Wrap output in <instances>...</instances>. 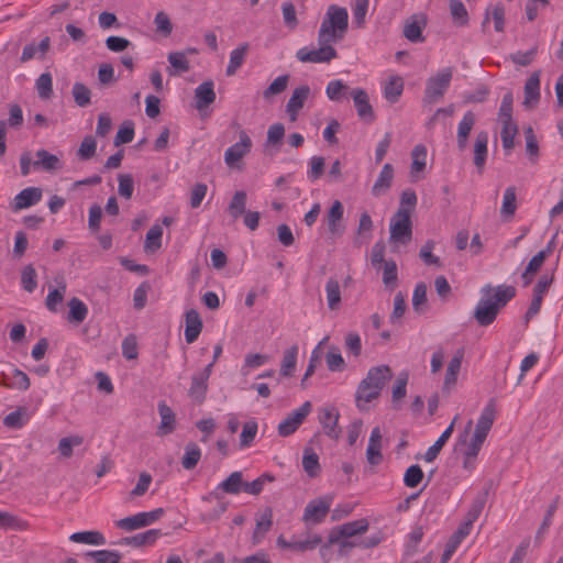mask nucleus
Wrapping results in <instances>:
<instances>
[{"instance_id": "nucleus-1", "label": "nucleus", "mask_w": 563, "mask_h": 563, "mask_svg": "<svg viewBox=\"0 0 563 563\" xmlns=\"http://www.w3.org/2000/svg\"><path fill=\"white\" fill-rule=\"evenodd\" d=\"M347 26L349 14L346 9L331 4L318 33L319 47L312 49L302 47L298 49L296 53L297 59L301 63H330L338 57V52L331 43L341 41Z\"/></svg>"}, {"instance_id": "nucleus-2", "label": "nucleus", "mask_w": 563, "mask_h": 563, "mask_svg": "<svg viewBox=\"0 0 563 563\" xmlns=\"http://www.w3.org/2000/svg\"><path fill=\"white\" fill-rule=\"evenodd\" d=\"M393 378L388 365H378L369 368L366 377L361 380L355 394V404L361 411L368 410V404L378 398L385 385Z\"/></svg>"}, {"instance_id": "nucleus-3", "label": "nucleus", "mask_w": 563, "mask_h": 563, "mask_svg": "<svg viewBox=\"0 0 563 563\" xmlns=\"http://www.w3.org/2000/svg\"><path fill=\"white\" fill-rule=\"evenodd\" d=\"M495 418H496L495 401H494V399H490L488 401V404L484 407V409L477 420L474 435H473L472 441L467 448L468 456H477L484 441L487 438L489 430L493 427Z\"/></svg>"}, {"instance_id": "nucleus-4", "label": "nucleus", "mask_w": 563, "mask_h": 563, "mask_svg": "<svg viewBox=\"0 0 563 563\" xmlns=\"http://www.w3.org/2000/svg\"><path fill=\"white\" fill-rule=\"evenodd\" d=\"M390 241L407 244L412 238V223L410 209L400 207L390 220Z\"/></svg>"}, {"instance_id": "nucleus-5", "label": "nucleus", "mask_w": 563, "mask_h": 563, "mask_svg": "<svg viewBox=\"0 0 563 563\" xmlns=\"http://www.w3.org/2000/svg\"><path fill=\"white\" fill-rule=\"evenodd\" d=\"M492 291L493 286L490 284H487L482 287V298L477 302L474 310V319L481 327H487L492 324L496 320L500 311L496 307V303L493 302Z\"/></svg>"}, {"instance_id": "nucleus-6", "label": "nucleus", "mask_w": 563, "mask_h": 563, "mask_svg": "<svg viewBox=\"0 0 563 563\" xmlns=\"http://www.w3.org/2000/svg\"><path fill=\"white\" fill-rule=\"evenodd\" d=\"M452 69L450 67L441 69L437 75L427 80L424 98L426 103L439 101L448 90L452 80Z\"/></svg>"}, {"instance_id": "nucleus-7", "label": "nucleus", "mask_w": 563, "mask_h": 563, "mask_svg": "<svg viewBox=\"0 0 563 563\" xmlns=\"http://www.w3.org/2000/svg\"><path fill=\"white\" fill-rule=\"evenodd\" d=\"M332 500L331 496L312 499L305 508L302 520L308 526L321 523L330 511Z\"/></svg>"}, {"instance_id": "nucleus-8", "label": "nucleus", "mask_w": 563, "mask_h": 563, "mask_svg": "<svg viewBox=\"0 0 563 563\" xmlns=\"http://www.w3.org/2000/svg\"><path fill=\"white\" fill-rule=\"evenodd\" d=\"M0 385L9 389L27 390L31 382L29 376L11 364H5L0 372Z\"/></svg>"}, {"instance_id": "nucleus-9", "label": "nucleus", "mask_w": 563, "mask_h": 563, "mask_svg": "<svg viewBox=\"0 0 563 563\" xmlns=\"http://www.w3.org/2000/svg\"><path fill=\"white\" fill-rule=\"evenodd\" d=\"M368 520L365 518L343 523L331 530L329 534V543L334 544L341 539H350L357 534L365 533L368 530Z\"/></svg>"}, {"instance_id": "nucleus-10", "label": "nucleus", "mask_w": 563, "mask_h": 563, "mask_svg": "<svg viewBox=\"0 0 563 563\" xmlns=\"http://www.w3.org/2000/svg\"><path fill=\"white\" fill-rule=\"evenodd\" d=\"M213 363L208 364L201 372L195 373L191 377V385L188 389V396L198 405H201L207 395L208 380L211 375Z\"/></svg>"}, {"instance_id": "nucleus-11", "label": "nucleus", "mask_w": 563, "mask_h": 563, "mask_svg": "<svg viewBox=\"0 0 563 563\" xmlns=\"http://www.w3.org/2000/svg\"><path fill=\"white\" fill-rule=\"evenodd\" d=\"M311 411L310 401H305L298 409L288 415L279 424H278V434L282 437H288L292 434L306 417Z\"/></svg>"}, {"instance_id": "nucleus-12", "label": "nucleus", "mask_w": 563, "mask_h": 563, "mask_svg": "<svg viewBox=\"0 0 563 563\" xmlns=\"http://www.w3.org/2000/svg\"><path fill=\"white\" fill-rule=\"evenodd\" d=\"M243 473L235 471L231 473L224 481L218 484L216 490L209 493L207 496H203L202 500L209 501L211 498H219L218 490H221L225 494L238 495L243 492Z\"/></svg>"}, {"instance_id": "nucleus-13", "label": "nucleus", "mask_w": 563, "mask_h": 563, "mask_svg": "<svg viewBox=\"0 0 563 563\" xmlns=\"http://www.w3.org/2000/svg\"><path fill=\"white\" fill-rule=\"evenodd\" d=\"M240 141L230 146L224 153V162L228 166L233 167L236 162L243 158L252 147V140L244 130L239 133Z\"/></svg>"}, {"instance_id": "nucleus-14", "label": "nucleus", "mask_w": 563, "mask_h": 563, "mask_svg": "<svg viewBox=\"0 0 563 563\" xmlns=\"http://www.w3.org/2000/svg\"><path fill=\"white\" fill-rule=\"evenodd\" d=\"M340 413L335 407H324L320 410L319 421L322 424L324 433L333 440H338L341 429L338 426Z\"/></svg>"}, {"instance_id": "nucleus-15", "label": "nucleus", "mask_w": 563, "mask_h": 563, "mask_svg": "<svg viewBox=\"0 0 563 563\" xmlns=\"http://www.w3.org/2000/svg\"><path fill=\"white\" fill-rule=\"evenodd\" d=\"M311 95V89L308 85L297 87L286 104V112L289 114L290 121H296L299 111L303 108L305 102Z\"/></svg>"}, {"instance_id": "nucleus-16", "label": "nucleus", "mask_w": 563, "mask_h": 563, "mask_svg": "<svg viewBox=\"0 0 563 563\" xmlns=\"http://www.w3.org/2000/svg\"><path fill=\"white\" fill-rule=\"evenodd\" d=\"M357 115L365 122H373L375 114L367 92L363 88H355L351 91Z\"/></svg>"}, {"instance_id": "nucleus-17", "label": "nucleus", "mask_w": 563, "mask_h": 563, "mask_svg": "<svg viewBox=\"0 0 563 563\" xmlns=\"http://www.w3.org/2000/svg\"><path fill=\"white\" fill-rule=\"evenodd\" d=\"M344 208L340 200H334L327 213L328 230L332 236H341L345 227L342 224Z\"/></svg>"}, {"instance_id": "nucleus-18", "label": "nucleus", "mask_w": 563, "mask_h": 563, "mask_svg": "<svg viewBox=\"0 0 563 563\" xmlns=\"http://www.w3.org/2000/svg\"><path fill=\"white\" fill-rule=\"evenodd\" d=\"M366 461L372 466L379 465L383 462L382 432L379 427H375L371 432L366 449Z\"/></svg>"}, {"instance_id": "nucleus-19", "label": "nucleus", "mask_w": 563, "mask_h": 563, "mask_svg": "<svg viewBox=\"0 0 563 563\" xmlns=\"http://www.w3.org/2000/svg\"><path fill=\"white\" fill-rule=\"evenodd\" d=\"M42 199V189L38 187H27L21 190L14 198L12 209L14 211L30 208Z\"/></svg>"}, {"instance_id": "nucleus-20", "label": "nucleus", "mask_w": 563, "mask_h": 563, "mask_svg": "<svg viewBox=\"0 0 563 563\" xmlns=\"http://www.w3.org/2000/svg\"><path fill=\"white\" fill-rule=\"evenodd\" d=\"M412 15L408 19L404 25V36L412 43H422L424 37L422 35V29L426 26L427 21L424 15Z\"/></svg>"}, {"instance_id": "nucleus-21", "label": "nucleus", "mask_w": 563, "mask_h": 563, "mask_svg": "<svg viewBox=\"0 0 563 563\" xmlns=\"http://www.w3.org/2000/svg\"><path fill=\"white\" fill-rule=\"evenodd\" d=\"M185 340L187 343H194L202 330V320L197 310L190 309L185 314Z\"/></svg>"}, {"instance_id": "nucleus-22", "label": "nucleus", "mask_w": 563, "mask_h": 563, "mask_svg": "<svg viewBox=\"0 0 563 563\" xmlns=\"http://www.w3.org/2000/svg\"><path fill=\"white\" fill-rule=\"evenodd\" d=\"M488 133L481 131L476 134L474 142V165L476 166L479 174L483 173L488 154Z\"/></svg>"}, {"instance_id": "nucleus-23", "label": "nucleus", "mask_w": 563, "mask_h": 563, "mask_svg": "<svg viewBox=\"0 0 563 563\" xmlns=\"http://www.w3.org/2000/svg\"><path fill=\"white\" fill-rule=\"evenodd\" d=\"M212 80L203 81L195 89L196 109L202 110L214 102L216 92Z\"/></svg>"}, {"instance_id": "nucleus-24", "label": "nucleus", "mask_w": 563, "mask_h": 563, "mask_svg": "<svg viewBox=\"0 0 563 563\" xmlns=\"http://www.w3.org/2000/svg\"><path fill=\"white\" fill-rule=\"evenodd\" d=\"M476 122V117L472 111H467L457 126L456 144L460 151H464L467 146L470 133Z\"/></svg>"}, {"instance_id": "nucleus-25", "label": "nucleus", "mask_w": 563, "mask_h": 563, "mask_svg": "<svg viewBox=\"0 0 563 563\" xmlns=\"http://www.w3.org/2000/svg\"><path fill=\"white\" fill-rule=\"evenodd\" d=\"M393 178H394V167L391 166V164L386 163L383 166L374 186L372 187L373 196L380 197V196L385 195L387 192V190L391 187Z\"/></svg>"}, {"instance_id": "nucleus-26", "label": "nucleus", "mask_w": 563, "mask_h": 563, "mask_svg": "<svg viewBox=\"0 0 563 563\" xmlns=\"http://www.w3.org/2000/svg\"><path fill=\"white\" fill-rule=\"evenodd\" d=\"M459 419V416L456 415L452 422L450 423V426L442 432V434L439 437V439L433 443V445H431L427 452L424 453V461L430 463V462H433L437 456L439 455L440 451L442 450V448L444 446V444L446 443V441L450 439V437L452 435V432L454 430V426H455V422L457 421Z\"/></svg>"}, {"instance_id": "nucleus-27", "label": "nucleus", "mask_w": 563, "mask_h": 563, "mask_svg": "<svg viewBox=\"0 0 563 563\" xmlns=\"http://www.w3.org/2000/svg\"><path fill=\"white\" fill-rule=\"evenodd\" d=\"M373 228L374 223L368 212L361 213L354 245L361 246L363 243H367L372 238Z\"/></svg>"}, {"instance_id": "nucleus-28", "label": "nucleus", "mask_w": 563, "mask_h": 563, "mask_svg": "<svg viewBox=\"0 0 563 563\" xmlns=\"http://www.w3.org/2000/svg\"><path fill=\"white\" fill-rule=\"evenodd\" d=\"M158 413L161 416V424L158 434H169L175 430L176 417L172 408L165 401L158 402Z\"/></svg>"}, {"instance_id": "nucleus-29", "label": "nucleus", "mask_w": 563, "mask_h": 563, "mask_svg": "<svg viewBox=\"0 0 563 563\" xmlns=\"http://www.w3.org/2000/svg\"><path fill=\"white\" fill-rule=\"evenodd\" d=\"M35 156L36 161L33 162V166L35 168H42L46 172L57 170L62 168L59 158L56 155L51 154L46 150H38L35 153Z\"/></svg>"}, {"instance_id": "nucleus-30", "label": "nucleus", "mask_w": 563, "mask_h": 563, "mask_svg": "<svg viewBox=\"0 0 563 563\" xmlns=\"http://www.w3.org/2000/svg\"><path fill=\"white\" fill-rule=\"evenodd\" d=\"M167 59L170 64V67L167 68L169 76L187 73L190 69L186 52H172L168 54Z\"/></svg>"}, {"instance_id": "nucleus-31", "label": "nucleus", "mask_w": 563, "mask_h": 563, "mask_svg": "<svg viewBox=\"0 0 563 563\" xmlns=\"http://www.w3.org/2000/svg\"><path fill=\"white\" fill-rule=\"evenodd\" d=\"M540 99V71H534L525 84L523 104L529 107L531 102H538Z\"/></svg>"}, {"instance_id": "nucleus-32", "label": "nucleus", "mask_w": 563, "mask_h": 563, "mask_svg": "<svg viewBox=\"0 0 563 563\" xmlns=\"http://www.w3.org/2000/svg\"><path fill=\"white\" fill-rule=\"evenodd\" d=\"M55 282H56L58 288H54V289L49 290V292L46 297V300H45V305H46L47 309L52 312L57 311L56 306L64 300V296L66 292V283H65L64 276L56 277Z\"/></svg>"}, {"instance_id": "nucleus-33", "label": "nucleus", "mask_w": 563, "mask_h": 563, "mask_svg": "<svg viewBox=\"0 0 563 563\" xmlns=\"http://www.w3.org/2000/svg\"><path fill=\"white\" fill-rule=\"evenodd\" d=\"M463 351L459 350L455 355L451 358L448 364L445 378L443 383V388L449 389L451 386L455 385L457 379V374L461 369L462 360H463Z\"/></svg>"}, {"instance_id": "nucleus-34", "label": "nucleus", "mask_w": 563, "mask_h": 563, "mask_svg": "<svg viewBox=\"0 0 563 563\" xmlns=\"http://www.w3.org/2000/svg\"><path fill=\"white\" fill-rule=\"evenodd\" d=\"M249 48V43H243L230 53V60L225 70L227 76H233L243 65Z\"/></svg>"}, {"instance_id": "nucleus-35", "label": "nucleus", "mask_w": 563, "mask_h": 563, "mask_svg": "<svg viewBox=\"0 0 563 563\" xmlns=\"http://www.w3.org/2000/svg\"><path fill=\"white\" fill-rule=\"evenodd\" d=\"M404 91V80L400 76H391L384 86V97L390 103L398 101Z\"/></svg>"}, {"instance_id": "nucleus-36", "label": "nucleus", "mask_w": 563, "mask_h": 563, "mask_svg": "<svg viewBox=\"0 0 563 563\" xmlns=\"http://www.w3.org/2000/svg\"><path fill=\"white\" fill-rule=\"evenodd\" d=\"M68 307H69V311H68L67 320L69 322L81 323L87 318L88 308H87L86 303L84 301H81L80 299L73 297L68 301Z\"/></svg>"}, {"instance_id": "nucleus-37", "label": "nucleus", "mask_w": 563, "mask_h": 563, "mask_svg": "<svg viewBox=\"0 0 563 563\" xmlns=\"http://www.w3.org/2000/svg\"><path fill=\"white\" fill-rule=\"evenodd\" d=\"M201 459V450L196 442H189L185 446L181 465L185 470H194Z\"/></svg>"}, {"instance_id": "nucleus-38", "label": "nucleus", "mask_w": 563, "mask_h": 563, "mask_svg": "<svg viewBox=\"0 0 563 563\" xmlns=\"http://www.w3.org/2000/svg\"><path fill=\"white\" fill-rule=\"evenodd\" d=\"M302 466L307 475L311 478L317 477L320 473L319 456L311 448H306L302 456Z\"/></svg>"}, {"instance_id": "nucleus-39", "label": "nucleus", "mask_w": 563, "mask_h": 563, "mask_svg": "<svg viewBox=\"0 0 563 563\" xmlns=\"http://www.w3.org/2000/svg\"><path fill=\"white\" fill-rule=\"evenodd\" d=\"M69 540L76 543L102 545L106 543L103 534L99 531H81L70 534Z\"/></svg>"}, {"instance_id": "nucleus-40", "label": "nucleus", "mask_w": 563, "mask_h": 563, "mask_svg": "<svg viewBox=\"0 0 563 563\" xmlns=\"http://www.w3.org/2000/svg\"><path fill=\"white\" fill-rule=\"evenodd\" d=\"M494 20V27L496 32H504L505 29V8L501 3H497L493 10L492 13L488 12V10L485 13L484 20L482 22V27L485 30L487 23L489 22V19Z\"/></svg>"}, {"instance_id": "nucleus-41", "label": "nucleus", "mask_w": 563, "mask_h": 563, "mask_svg": "<svg viewBox=\"0 0 563 563\" xmlns=\"http://www.w3.org/2000/svg\"><path fill=\"white\" fill-rule=\"evenodd\" d=\"M163 229L159 224H154L146 233L144 251L154 253L162 246Z\"/></svg>"}, {"instance_id": "nucleus-42", "label": "nucleus", "mask_w": 563, "mask_h": 563, "mask_svg": "<svg viewBox=\"0 0 563 563\" xmlns=\"http://www.w3.org/2000/svg\"><path fill=\"white\" fill-rule=\"evenodd\" d=\"M246 192L238 190L234 192L232 200L228 207V211L233 219L240 218L246 212Z\"/></svg>"}, {"instance_id": "nucleus-43", "label": "nucleus", "mask_w": 563, "mask_h": 563, "mask_svg": "<svg viewBox=\"0 0 563 563\" xmlns=\"http://www.w3.org/2000/svg\"><path fill=\"white\" fill-rule=\"evenodd\" d=\"M297 355H298V346L292 345L288 350H286L282 365H280V375L285 377L292 376L296 364H297Z\"/></svg>"}, {"instance_id": "nucleus-44", "label": "nucleus", "mask_w": 563, "mask_h": 563, "mask_svg": "<svg viewBox=\"0 0 563 563\" xmlns=\"http://www.w3.org/2000/svg\"><path fill=\"white\" fill-rule=\"evenodd\" d=\"M493 290H495L494 296H492L493 302L496 303L499 310L516 296V288L514 286L500 285L493 288Z\"/></svg>"}, {"instance_id": "nucleus-45", "label": "nucleus", "mask_w": 563, "mask_h": 563, "mask_svg": "<svg viewBox=\"0 0 563 563\" xmlns=\"http://www.w3.org/2000/svg\"><path fill=\"white\" fill-rule=\"evenodd\" d=\"M328 307L331 310L338 309L341 303V290L338 279L331 277L325 284Z\"/></svg>"}, {"instance_id": "nucleus-46", "label": "nucleus", "mask_w": 563, "mask_h": 563, "mask_svg": "<svg viewBox=\"0 0 563 563\" xmlns=\"http://www.w3.org/2000/svg\"><path fill=\"white\" fill-rule=\"evenodd\" d=\"M517 210V196L514 186L507 187L504 192L500 213L504 217H512Z\"/></svg>"}, {"instance_id": "nucleus-47", "label": "nucleus", "mask_w": 563, "mask_h": 563, "mask_svg": "<svg viewBox=\"0 0 563 563\" xmlns=\"http://www.w3.org/2000/svg\"><path fill=\"white\" fill-rule=\"evenodd\" d=\"M85 555L91 558L95 563H119L122 558L118 551L110 550L88 551Z\"/></svg>"}, {"instance_id": "nucleus-48", "label": "nucleus", "mask_w": 563, "mask_h": 563, "mask_svg": "<svg viewBox=\"0 0 563 563\" xmlns=\"http://www.w3.org/2000/svg\"><path fill=\"white\" fill-rule=\"evenodd\" d=\"M450 12L455 24L459 26L467 25L468 13L461 0H450Z\"/></svg>"}, {"instance_id": "nucleus-49", "label": "nucleus", "mask_w": 563, "mask_h": 563, "mask_svg": "<svg viewBox=\"0 0 563 563\" xmlns=\"http://www.w3.org/2000/svg\"><path fill=\"white\" fill-rule=\"evenodd\" d=\"M327 366L331 372H341L345 362L338 346H330L325 354Z\"/></svg>"}, {"instance_id": "nucleus-50", "label": "nucleus", "mask_w": 563, "mask_h": 563, "mask_svg": "<svg viewBox=\"0 0 563 563\" xmlns=\"http://www.w3.org/2000/svg\"><path fill=\"white\" fill-rule=\"evenodd\" d=\"M165 533L162 532L159 529H150L145 532H141L137 534L132 536V541L134 542L135 548L144 547V545H152L156 542V540L164 536Z\"/></svg>"}, {"instance_id": "nucleus-51", "label": "nucleus", "mask_w": 563, "mask_h": 563, "mask_svg": "<svg viewBox=\"0 0 563 563\" xmlns=\"http://www.w3.org/2000/svg\"><path fill=\"white\" fill-rule=\"evenodd\" d=\"M347 90H349L347 85H345L340 79H335V80L330 81L327 85L325 95L331 101L340 102Z\"/></svg>"}, {"instance_id": "nucleus-52", "label": "nucleus", "mask_w": 563, "mask_h": 563, "mask_svg": "<svg viewBox=\"0 0 563 563\" xmlns=\"http://www.w3.org/2000/svg\"><path fill=\"white\" fill-rule=\"evenodd\" d=\"M487 500V492L479 494L473 501L471 509L466 514V519L464 523H468L470 527L473 526L474 521H476L482 514L484 506Z\"/></svg>"}, {"instance_id": "nucleus-53", "label": "nucleus", "mask_w": 563, "mask_h": 563, "mask_svg": "<svg viewBox=\"0 0 563 563\" xmlns=\"http://www.w3.org/2000/svg\"><path fill=\"white\" fill-rule=\"evenodd\" d=\"M82 442L84 438L80 435L62 438L58 442V451L63 457L68 459L73 455V448L81 445Z\"/></svg>"}, {"instance_id": "nucleus-54", "label": "nucleus", "mask_w": 563, "mask_h": 563, "mask_svg": "<svg viewBox=\"0 0 563 563\" xmlns=\"http://www.w3.org/2000/svg\"><path fill=\"white\" fill-rule=\"evenodd\" d=\"M35 87L40 98L48 99L53 95V78L49 73H43L36 79Z\"/></svg>"}, {"instance_id": "nucleus-55", "label": "nucleus", "mask_w": 563, "mask_h": 563, "mask_svg": "<svg viewBox=\"0 0 563 563\" xmlns=\"http://www.w3.org/2000/svg\"><path fill=\"white\" fill-rule=\"evenodd\" d=\"M407 383H408V374L401 373L393 387L391 401L394 404V408L398 409L397 404L406 396L407 394Z\"/></svg>"}, {"instance_id": "nucleus-56", "label": "nucleus", "mask_w": 563, "mask_h": 563, "mask_svg": "<svg viewBox=\"0 0 563 563\" xmlns=\"http://www.w3.org/2000/svg\"><path fill=\"white\" fill-rule=\"evenodd\" d=\"M115 526L119 529H122L125 531H134V530L141 529L143 527H146L145 520L141 512L118 520L115 522Z\"/></svg>"}, {"instance_id": "nucleus-57", "label": "nucleus", "mask_w": 563, "mask_h": 563, "mask_svg": "<svg viewBox=\"0 0 563 563\" xmlns=\"http://www.w3.org/2000/svg\"><path fill=\"white\" fill-rule=\"evenodd\" d=\"M90 89L82 82H75L73 86V97L78 107L85 108L90 104Z\"/></svg>"}, {"instance_id": "nucleus-58", "label": "nucleus", "mask_w": 563, "mask_h": 563, "mask_svg": "<svg viewBox=\"0 0 563 563\" xmlns=\"http://www.w3.org/2000/svg\"><path fill=\"white\" fill-rule=\"evenodd\" d=\"M258 430L257 422L255 420H250L243 424V429L240 435V446L247 448L251 445L253 440L256 437Z\"/></svg>"}, {"instance_id": "nucleus-59", "label": "nucleus", "mask_w": 563, "mask_h": 563, "mask_svg": "<svg viewBox=\"0 0 563 563\" xmlns=\"http://www.w3.org/2000/svg\"><path fill=\"white\" fill-rule=\"evenodd\" d=\"M434 245H435L434 241H432V240L427 241L420 249L419 257L423 261V263L426 265H433L437 267H441L442 262L440 261V258L438 256L432 254V250L434 249Z\"/></svg>"}, {"instance_id": "nucleus-60", "label": "nucleus", "mask_w": 563, "mask_h": 563, "mask_svg": "<svg viewBox=\"0 0 563 563\" xmlns=\"http://www.w3.org/2000/svg\"><path fill=\"white\" fill-rule=\"evenodd\" d=\"M25 408L20 407L3 418V424L9 429H21L25 424Z\"/></svg>"}, {"instance_id": "nucleus-61", "label": "nucleus", "mask_w": 563, "mask_h": 563, "mask_svg": "<svg viewBox=\"0 0 563 563\" xmlns=\"http://www.w3.org/2000/svg\"><path fill=\"white\" fill-rule=\"evenodd\" d=\"M423 479V472L418 464L409 466L404 475V484L409 488L417 487Z\"/></svg>"}, {"instance_id": "nucleus-62", "label": "nucleus", "mask_w": 563, "mask_h": 563, "mask_svg": "<svg viewBox=\"0 0 563 563\" xmlns=\"http://www.w3.org/2000/svg\"><path fill=\"white\" fill-rule=\"evenodd\" d=\"M21 283L23 289L27 292L34 291L37 287L36 271L31 264L23 268L21 274Z\"/></svg>"}, {"instance_id": "nucleus-63", "label": "nucleus", "mask_w": 563, "mask_h": 563, "mask_svg": "<svg viewBox=\"0 0 563 563\" xmlns=\"http://www.w3.org/2000/svg\"><path fill=\"white\" fill-rule=\"evenodd\" d=\"M427 285L422 282L418 283L413 289L412 308L418 313L423 311V306L427 302Z\"/></svg>"}, {"instance_id": "nucleus-64", "label": "nucleus", "mask_w": 563, "mask_h": 563, "mask_svg": "<svg viewBox=\"0 0 563 563\" xmlns=\"http://www.w3.org/2000/svg\"><path fill=\"white\" fill-rule=\"evenodd\" d=\"M134 137V123L132 121H125L119 129L115 137L114 145L120 146L133 141Z\"/></svg>"}]
</instances>
